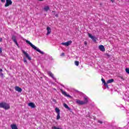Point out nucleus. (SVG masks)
<instances>
[{"instance_id":"14","label":"nucleus","mask_w":129,"mask_h":129,"mask_svg":"<svg viewBox=\"0 0 129 129\" xmlns=\"http://www.w3.org/2000/svg\"><path fill=\"white\" fill-rule=\"evenodd\" d=\"M48 75H49L51 78H53V79H55V77H54V74L52 73L51 72H47Z\"/></svg>"},{"instance_id":"10","label":"nucleus","mask_w":129,"mask_h":129,"mask_svg":"<svg viewBox=\"0 0 129 129\" xmlns=\"http://www.w3.org/2000/svg\"><path fill=\"white\" fill-rule=\"evenodd\" d=\"M101 81L102 83H103L104 86H105L106 87H107V88H108V85H107V83L105 82V80H104V79L103 78H102Z\"/></svg>"},{"instance_id":"1","label":"nucleus","mask_w":129,"mask_h":129,"mask_svg":"<svg viewBox=\"0 0 129 129\" xmlns=\"http://www.w3.org/2000/svg\"><path fill=\"white\" fill-rule=\"evenodd\" d=\"M26 43H27V44H29V45H30V46H31L32 47V48H33L34 50H36V51H37L40 54L44 55V52L41 51V50H40L38 47H36V46L32 44V43H31V42H30V41L26 40Z\"/></svg>"},{"instance_id":"11","label":"nucleus","mask_w":129,"mask_h":129,"mask_svg":"<svg viewBox=\"0 0 129 129\" xmlns=\"http://www.w3.org/2000/svg\"><path fill=\"white\" fill-rule=\"evenodd\" d=\"M28 106H30L31 108H35V107H36V105L33 102H30L28 103Z\"/></svg>"},{"instance_id":"5","label":"nucleus","mask_w":129,"mask_h":129,"mask_svg":"<svg viewBox=\"0 0 129 129\" xmlns=\"http://www.w3.org/2000/svg\"><path fill=\"white\" fill-rule=\"evenodd\" d=\"M22 53L24 54V55H25V56H26V58H27V59L28 60H29V61H31V60H32V58L30 57V55H29V54L28 53H27L26 51H25V50H22Z\"/></svg>"},{"instance_id":"16","label":"nucleus","mask_w":129,"mask_h":129,"mask_svg":"<svg viewBox=\"0 0 129 129\" xmlns=\"http://www.w3.org/2000/svg\"><path fill=\"white\" fill-rule=\"evenodd\" d=\"M11 127L12 129H18V126H17V125L13 124L11 125Z\"/></svg>"},{"instance_id":"28","label":"nucleus","mask_w":129,"mask_h":129,"mask_svg":"<svg viewBox=\"0 0 129 129\" xmlns=\"http://www.w3.org/2000/svg\"><path fill=\"white\" fill-rule=\"evenodd\" d=\"M2 3H5L6 2V0H1Z\"/></svg>"},{"instance_id":"33","label":"nucleus","mask_w":129,"mask_h":129,"mask_svg":"<svg viewBox=\"0 0 129 129\" xmlns=\"http://www.w3.org/2000/svg\"><path fill=\"white\" fill-rule=\"evenodd\" d=\"M55 17H56V18H58V14H56Z\"/></svg>"},{"instance_id":"37","label":"nucleus","mask_w":129,"mask_h":129,"mask_svg":"<svg viewBox=\"0 0 129 129\" xmlns=\"http://www.w3.org/2000/svg\"><path fill=\"white\" fill-rule=\"evenodd\" d=\"M53 101H56V100H54Z\"/></svg>"},{"instance_id":"29","label":"nucleus","mask_w":129,"mask_h":129,"mask_svg":"<svg viewBox=\"0 0 129 129\" xmlns=\"http://www.w3.org/2000/svg\"><path fill=\"white\" fill-rule=\"evenodd\" d=\"M84 44H85V45H87V42L85 41V42H84Z\"/></svg>"},{"instance_id":"18","label":"nucleus","mask_w":129,"mask_h":129,"mask_svg":"<svg viewBox=\"0 0 129 129\" xmlns=\"http://www.w3.org/2000/svg\"><path fill=\"white\" fill-rule=\"evenodd\" d=\"M63 106L66 108H67V109H68L69 110H71V108H70V107H69V106H68V105L66 103L63 104Z\"/></svg>"},{"instance_id":"24","label":"nucleus","mask_w":129,"mask_h":129,"mask_svg":"<svg viewBox=\"0 0 129 129\" xmlns=\"http://www.w3.org/2000/svg\"><path fill=\"white\" fill-rule=\"evenodd\" d=\"M98 122H99V123H100V124H102L103 123V122H102V121H101L100 120H98Z\"/></svg>"},{"instance_id":"13","label":"nucleus","mask_w":129,"mask_h":129,"mask_svg":"<svg viewBox=\"0 0 129 129\" xmlns=\"http://www.w3.org/2000/svg\"><path fill=\"white\" fill-rule=\"evenodd\" d=\"M99 49L100 50V51H102V52H104V51H105V48L102 45H101L99 46Z\"/></svg>"},{"instance_id":"19","label":"nucleus","mask_w":129,"mask_h":129,"mask_svg":"<svg viewBox=\"0 0 129 129\" xmlns=\"http://www.w3.org/2000/svg\"><path fill=\"white\" fill-rule=\"evenodd\" d=\"M113 82H114V80L113 79H110V80H108L107 81V84H108L109 83H112Z\"/></svg>"},{"instance_id":"22","label":"nucleus","mask_w":129,"mask_h":129,"mask_svg":"<svg viewBox=\"0 0 129 129\" xmlns=\"http://www.w3.org/2000/svg\"><path fill=\"white\" fill-rule=\"evenodd\" d=\"M125 71H126V73H127V74H129V69L128 68H126Z\"/></svg>"},{"instance_id":"8","label":"nucleus","mask_w":129,"mask_h":129,"mask_svg":"<svg viewBox=\"0 0 129 129\" xmlns=\"http://www.w3.org/2000/svg\"><path fill=\"white\" fill-rule=\"evenodd\" d=\"M60 91H61L62 95H64L66 97H71V96H70V95L67 94V93H66V92L64 91L62 89H61Z\"/></svg>"},{"instance_id":"23","label":"nucleus","mask_w":129,"mask_h":129,"mask_svg":"<svg viewBox=\"0 0 129 129\" xmlns=\"http://www.w3.org/2000/svg\"><path fill=\"white\" fill-rule=\"evenodd\" d=\"M23 61H24V63H27V59L25 57L23 58Z\"/></svg>"},{"instance_id":"3","label":"nucleus","mask_w":129,"mask_h":129,"mask_svg":"<svg viewBox=\"0 0 129 129\" xmlns=\"http://www.w3.org/2000/svg\"><path fill=\"white\" fill-rule=\"evenodd\" d=\"M76 103H77V104H79V105H84V104H87V103H88V98L85 97L84 101L77 99Z\"/></svg>"},{"instance_id":"27","label":"nucleus","mask_w":129,"mask_h":129,"mask_svg":"<svg viewBox=\"0 0 129 129\" xmlns=\"http://www.w3.org/2000/svg\"><path fill=\"white\" fill-rule=\"evenodd\" d=\"M3 42V38L0 37V43Z\"/></svg>"},{"instance_id":"34","label":"nucleus","mask_w":129,"mask_h":129,"mask_svg":"<svg viewBox=\"0 0 129 129\" xmlns=\"http://www.w3.org/2000/svg\"><path fill=\"white\" fill-rule=\"evenodd\" d=\"M38 1H39V2H43V1L44 0H38Z\"/></svg>"},{"instance_id":"35","label":"nucleus","mask_w":129,"mask_h":129,"mask_svg":"<svg viewBox=\"0 0 129 129\" xmlns=\"http://www.w3.org/2000/svg\"><path fill=\"white\" fill-rule=\"evenodd\" d=\"M64 53H62V55H64Z\"/></svg>"},{"instance_id":"7","label":"nucleus","mask_w":129,"mask_h":129,"mask_svg":"<svg viewBox=\"0 0 129 129\" xmlns=\"http://www.w3.org/2000/svg\"><path fill=\"white\" fill-rule=\"evenodd\" d=\"M71 44H72V41L71 40L67 41V42L61 43V45H63V46H67V47H68V46L71 45Z\"/></svg>"},{"instance_id":"36","label":"nucleus","mask_w":129,"mask_h":129,"mask_svg":"<svg viewBox=\"0 0 129 129\" xmlns=\"http://www.w3.org/2000/svg\"><path fill=\"white\" fill-rule=\"evenodd\" d=\"M53 101H56V100H54Z\"/></svg>"},{"instance_id":"17","label":"nucleus","mask_w":129,"mask_h":129,"mask_svg":"<svg viewBox=\"0 0 129 129\" xmlns=\"http://www.w3.org/2000/svg\"><path fill=\"white\" fill-rule=\"evenodd\" d=\"M88 36H89V38H91V39L95 41V37L92 36V35H91V34L88 33Z\"/></svg>"},{"instance_id":"2","label":"nucleus","mask_w":129,"mask_h":129,"mask_svg":"<svg viewBox=\"0 0 129 129\" xmlns=\"http://www.w3.org/2000/svg\"><path fill=\"white\" fill-rule=\"evenodd\" d=\"M0 108H4L5 110H8L11 108V106L8 103H6L5 102H2L0 103Z\"/></svg>"},{"instance_id":"25","label":"nucleus","mask_w":129,"mask_h":129,"mask_svg":"<svg viewBox=\"0 0 129 129\" xmlns=\"http://www.w3.org/2000/svg\"><path fill=\"white\" fill-rule=\"evenodd\" d=\"M0 53L2 54L3 53V48L0 47Z\"/></svg>"},{"instance_id":"31","label":"nucleus","mask_w":129,"mask_h":129,"mask_svg":"<svg viewBox=\"0 0 129 129\" xmlns=\"http://www.w3.org/2000/svg\"><path fill=\"white\" fill-rule=\"evenodd\" d=\"M3 71V69H0V73Z\"/></svg>"},{"instance_id":"30","label":"nucleus","mask_w":129,"mask_h":129,"mask_svg":"<svg viewBox=\"0 0 129 129\" xmlns=\"http://www.w3.org/2000/svg\"><path fill=\"white\" fill-rule=\"evenodd\" d=\"M106 55L107 56V57H110V55L107 53Z\"/></svg>"},{"instance_id":"12","label":"nucleus","mask_w":129,"mask_h":129,"mask_svg":"<svg viewBox=\"0 0 129 129\" xmlns=\"http://www.w3.org/2000/svg\"><path fill=\"white\" fill-rule=\"evenodd\" d=\"M15 89L16 91H18V92H22V91L23 90L22 89V88H20L18 86L15 87Z\"/></svg>"},{"instance_id":"26","label":"nucleus","mask_w":129,"mask_h":129,"mask_svg":"<svg viewBox=\"0 0 129 129\" xmlns=\"http://www.w3.org/2000/svg\"><path fill=\"white\" fill-rule=\"evenodd\" d=\"M0 76H1V77H4V74H3V73H0Z\"/></svg>"},{"instance_id":"21","label":"nucleus","mask_w":129,"mask_h":129,"mask_svg":"<svg viewBox=\"0 0 129 129\" xmlns=\"http://www.w3.org/2000/svg\"><path fill=\"white\" fill-rule=\"evenodd\" d=\"M75 64L76 66H79V61H75Z\"/></svg>"},{"instance_id":"20","label":"nucleus","mask_w":129,"mask_h":129,"mask_svg":"<svg viewBox=\"0 0 129 129\" xmlns=\"http://www.w3.org/2000/svg\"><path fill=\"white\" fill-rule=\"evenodd\" d=\"M44 10L45 12H48L50 10V8L48 6H46L44 8Z\"/></svg>"},{"instance_id":"9","label":"nucleus","mask_w":129,"mask_h":129,"mask_svg":"<svg viewBox=\"0 0 129 129\" xmlns=\"http://www.w3.org/2000/svg\"><path fill=\"white\" fill-rule=\"evenodd\" d=\"M12 39L13 41V42L17 45V46H19V43H18V41H17L16 36L13 35Z\"/></svg>"},{"instance_id":"15","label":"nucleus","mask_w":129,"mask_h":129,"mask_svg":"<svg viewBox=\"0 0 129 129\" xmlns=\"http://www.w3.org/2000/svg\"><path fill=\"white\" fill-rule=\"evenodd\" d=\"M46 30H47L46 35L48 36L49 34H51V28L49 27H47Z\"/></svg>"},{"instance_id":"6","label":"nucleus","mask_w":129,"mask_h":129,"mask_svg":"<svg viewBox=\"0 0 129 129\" xmlns=\"http://www.w3.org/2000/svg\"><path fill=\"white\" fill-rule=\"evenodd\" d=\"M12 5H13V2H12V0H6V3L5 4L6 8Z\"/></svg>"},{"instance_id":"32","label":"nucleus","mask_w":129,"mask_h":129,"mask_svg":"<svg viewBox=\"0 0 129 129\" xmlns=\"http://www.w3.org/2000/svg\"><path fill=\"white\" fill-rule=\"evenodd\" d=\"M111 2L112 3H114V0H111Z\"/></svg>"},{"instance_id":"4","label":"nucleus","mask_w":129,"mask_h":129,"mask_svg":"<svg viewBox=\"0 0 129 129\" xmlns=\"http://www.w3.org/2000/svg\"><path fill=\"white\" fill-rule=\"evenodd\" d=\"M55 111L57 113V116H56V119L57 120H59L60 119V109L56 107L55 108Z\"/></svg>"}]
</instances>
